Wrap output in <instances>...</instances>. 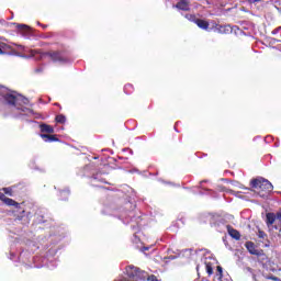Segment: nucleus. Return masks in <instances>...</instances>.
I'll use <instances>...</instances> for the list:
<instances>
[{
	"instance_id": "nucleus-1",
	"label": "nucleus",
	"mask_w": 281,
	"mask_h": 281,
	"mask_svg": "<svg viewBox=\"0 0 281 281\" xmlns=\"http://www.w3.org/2000/svg\"><path fill=\"white\" fill-rule=\"evenodd\" d=\"M29 104L27 98L0 86V111H10L15 117H34L36 113Z\"/></svg>"
},
{
	"instance_id": "nucleus-2",
	"label": "nucleus",
	"mask_w": 281,
	"mask_h": 281,
	"mask_svg": "<svg viewBox=\"0 0 281 281\" xmlns=\"http://www.w3.org/2000/svg\"><path fill=\"white\" fill-rule=\"evenodd\" d=\"M250 186L254 188V192L261 199H267L273 192V184L265 178L252 179Z\"/></svg>"
},
{
	"instance_id": "nucleus-3",
	"label": "nucleus",
	"mask_w": 281,
	"mask_h": 281,
	"mask_svg": "<svg viewBox=\"0 0 281 281\" xmlns=\"http://www.w3.org/2000/svg\"><path fill=\"white\" fill-rule=\"evenodd\" d=\"M126 273L128 278H132V280H137V281H146V278L148 277V272L135 266H128L126 268Z\"/></svg>"
},
{
	"instance_id": "nucleus-4",
	"label": "nucleus",
	"mask_w": 281,
	"mask_h": 281,
	"mask_svg": "<svg viewBox=\"0 0 281 281\" xmlns=\"http://www.w3.org/2000/svg\"><path fill=\"white\" fill-rule=\"evenodd\" d=\"M41 133H47V134H41L40 137L44 139L45 142L52 143V142H58V138L56 136L52 135L54 133V127L52 125H47L45 123L40 125Z\"/></svg>"
},
{
	"instance_id": "nucleus-5",
	"label": "nucleus",
	"mask_w": 281,
	"mask_h": 281,
	"mask_svg": "<svg viewBox=\"0 0 281 281\" xmlns=\"http://www.w3.org/2000/svg\"><path fill=\"white\" fill-rule=\"evenodd\" d=\"M245 247L251 256H265V251L262 249H258L254 241H246Z\"/></svg>"
},
{
	"instance_id": "nucleus-6",
	"label": "nucleus",
	"mask_w": 281,
	"mask_h": 281,
	"mask_svg": "<svg viewBox=\"0 0 281 281\" xmlns=\"http://www.w3.org/2000/svg\"><path fill=\"white\" fill-rule=\"evenodd\" d=\"M173 8H177V10H182V12H189L190 0H180L177 4H173Z\"/></svg>"
},
{
	"instance_id": "nucleus-7",
	"label": "nucleus",
	"mask_w": 281,
	"mask_h": 281,
	"mask_svg": "<svg viewBox=\"0 0 281 281\" xmlns=\"http://www.w3.org/2000/svg\"><path fill=\"white\" fill-rule=\"evenodd\" d=\"M0 201H3L5 205L19 207V203L16 201L5 196L3 193H0Z\"/></svg>"
},
{
	"instance_id": "nucleus-8",
	"label": "nucleus",
	"mask_w": 281,
	"mask_h": 281,
	"mask_svg": "<svg viewBox=\"0 0 281 281\" xmlns=\"http://www.w3.org/2000/svg\"><path fill=\"white\" fill-rule=\"evenodd\" d=\"M276 223V213H267L266 214V224L268 227H271Z\"/></svg>"
},
{
	"instance_id": "nucleus-9",
	"label": "nucleus",
	"mask_w": 281,
	"mask_h": 281,
	"mask_svg": "<svg viewBox=\"0 0 281 281\" xmlns=\"http://www.w3.org/2000/svg\"><path fill=\"white\" fill-rule=\"evenodd\" d=\"M195 25H198V27H200V30H209L210 29V23H207V21L201 20V19H198L195 21Z\"/></svg>"
},
{
	"instance_id": "nucleus-10",
	"label": "nucleus",
	"mask_w": 281,
	"mask_h": 281,
	"mask_svg": "<svg viewBox=\"0 0 281 281\" xmlns=\"http://www.w3.org/2000/svg\"><path fill=\"white\" fill-rule=\"evenodd\" d=\"M95 181H99L100 183H106V180L102 177L100 172L92 176V183H95Z\"/></svg>"
},
{
	"instance_id": "nucleus-11",
	"label": "nucleus",
	"mask_w": 281,
	"mask_h": 281,
	"mask_svg": "<svg viewBox=\"0 0 281 281\" xmlns=\"http://www.w3.org/2000/svg\"><path fill=\"white\" fill-rule=\"evenodd\" d=\"M229 236H232V238H235V240H240V233L234 228L228 231Z\"/></svg>"
},
{
	"instance_id": "nucleus-12",
	"label": "nucleus",
	"mask_w": 281,
	"mask_h": 281,
	"mask_svg": "<svg viewBox=\"0 0 281 281\" xmlns=\"http://www.w3.org/2000/svg\"><path fill=\"white\" fill-rule=\"evenodd\" d=\"M55 120L58 124H65L67 122V117L63 114L57 115Z\"/></svg>"
},
{
	"instance_id": "nucleus-13",
	"label": "nucleus",
	"mask_w": 281,
	"mask_h": 281,
	"mask_svg": "<svg viewBox=\"0 0 281 281\" xmlns=\"http://www.w3.org/2000/svg\"><path fill=\"white\" fill-rule=\"evenodd\" d=\"M188 21H191L192 23H196V15L194 14H186L184 15Z\"/></svg>"
},
{
	"instance_id": "nucleus-14",
	"label": "nucleus",
	"mask_w": 281,
	"mask_h": 281,
	"mask_svg": "<svg viewBox=\"0 0 281 281\" xmlns=\"http://www.w3.org/2000/svg\"><path fill=\"white\" fill-rule=\"evenodd\" d=\"M18 30L24 31V32H29L30 26L25 25V24H16Z\"/></svg>"
},
{
	"instance_id": "nucleus-15",
	"label": "nucleus",
	"mask_w": 281,
	"mask_h": 281,
	"mask_svg": "<svg viewBox=\"0 0 281 281\" xmlns=\"http://www.w3.org/2000/svg\"><path fill=\"white\" fill-rule=\"evenodd\" d=\"M223 278V268L221 266L217 267V274H216V279L217 280H222Z\"/></svg>"
},
{
	"instance_id": "nucleus-16",
	"label": "nucleus",
	"mask_w": 281,
	"mask_h": 281,
	"mask_svg": "<svg viewBox=\"0 0 281 281\" xmlns=\"http://www.w3.org/2000/svg\"><path fill=\"white\" fill-rule=\"evenodd\" d=\"M50 57L53 58V60L63 61V58H60V53H53Z\"/></svg>"
},
{
	"instance_id": "nucleus-17",
	"label": "nucleus",
	"mask_w": 281,
	"mask_h": 281,
	"mask_svg": "<svg viewBox=\"0 0 281 281\" xmlns=\"http://www.w3.org/2000/svg\"><path fill=\"white\" fill-rule=\"evenodd\" d=\"M147 281H161L160 279H157V277L155 274H150L146 277Z\"/></svg>"
},
{
	"instance_id": "nucleus-18",
	"label": "nucleus",
	"mask_w": 281,
	"mask_h": 281,
	"mask_svg": "<svg viewBox=\"0 0 281 281\" xmlns=\"http://www.w3.org/2000/svg\"><path fill=\"white\" fill-rule=\"evenodd\" d=\"M3 47H5V44L0 42V56H3V54H5V52H3Z\"/></svg>"
},
{
	"instance_id": "nucleus-19",
	"label": "nucleus",
	"mask_w": 281,
	"mask_h": 281,
	"mask_svg": "<svg viewBox=\"0 0 281 281\" xmlns=\"http://www.w3.org/2000/svg\"><path fill=\"white\" fill-rule=\"evenodd\" d=\"M30 54H31V57L34 58L38 54V50L31 49Z\"/></svg>"
},
{
	"instance_id": "nucleus-20",
	"label": "nucleus",
	"mask_w": 281,
	"mask_h": 281,
	"mask_svg": "<svg viewBox=\"0 0 281 281\" xmlns=\"http://www.w3.org/2000/svg\"><path fill=\"white\" fill-rule=\"evenodd\" d=\"M60 195L66 198L69 196V190L61 191Z\"/></svg>"
},
{
	"instance_id": "nucleus-21",
	"label": "nucleus",
	"mask_w": 281,
	"mask_h": 281,
	"mask_svg": "<svg viewBox=\"0 0 281 281\" xmlns=\"http://www.w3.org/2000/svg\"><path fill=\"white\" fill-rule=\"evenodd\" d=\"M206 272L209 273V276H212V273H214L211 266H206Z\"/></svg>"
},
{
	"instance_id": "nucleus-22",
	"label": "nucleus",
	"mask_w": 281,
	"mask_h": 281,
	"mask_svg": "<svg viewBox=\"0 0 281 281\" xmlns=\"http://www.w3.org/2000/svg\"><path fill=\"white\" fill-rule=\"evenodd\" d=\"M280 30H281V26L274 29V30L271 32V34L276 35V34H278V33L280 32Z\"/></svg>"
},
{
	"instance_id": "nucleus-23",
	"label": "nucleus",
	"mask_w": 281,
	"mask_h": 281,
	"mask_svg": "<svg viewBox=\"0 0 281 281\" xmlns=\"http://www.w3.org/2000/svg\"><path fill=\"white\" fill-rule=\"evenodd\" d=\"M265 236H267L265 232H259V238H265Z\"/></svg>"
},
{
	"instance_id": "nucleus-24",
	"label": "nucleus",
	"mask_w": 281,
	"mask_h": 281,
	"mask_svg": "<svg viewBox=\"0 0 281 281\" xmlns=\"http://www.w3.org/2000/svg\"><path fill=\"white\" fill-rule=\"evenodd\" d=\"M132 88H133L132 85H126L124 89H125V91H127L128 89H132Z\"/></svg>"
},
{
	"instance_id": "nucleus-25",
	"label": "nucleus",
	"mask_w": 281,
	"mask_h": 281,
	"mask_svg": "<svg viewBox=\"0 0 281 281\" xmlns=\"http://www.w3.org/2000/svg\"><path fill=\"white\" fill-rule=\"evenodd\" d=\"M48 269H54V267H56V265H52V263H47Z\"/></svg>"
},
{
	"instance_id": "nucleus-26",
	"label": "nucleus",
	"mask_w": 281,
	"mask_h": 281,
	"mask_svg": "<svg viewBox=\"0 0 281 281\" xmlns=\"http://www.w3.org/2000/svg\"><path fill=\"white\" fill-rule=\"evenodd\" d=\"M260 0H248V3H258Z\"/></svg>"
},
{
	"instance_id": "nucleus-27",
	"label": "nucleus",
	"mask_w": 281,
	"mask_h": 281,
	"mask_svg": "<svg viewBox=\"0 0 281 281\" xmlns=\"http://www.w3.org/2000/svg\"><path fill=\"white\" fill-rule=\"evenodd\" d=\"M24 216H25V215L18 216L16 220H18V221H23V217H24Z\"/></svg>"
},
{
	"instance_id": "nucleus-28",
	"label": "nucleus",
	"mask_w": 281,
	"mask_h": 281,
	"mask_svg": "<svg viewBox=\"0 0 281 281\" xmlns=\"http://www.w3.org/2000/svg\"><path fill=\"white\" fill-rule=\"evenodd\" d=\"M22 49H23V52H27V48H25V46H20Z\"/></svg>"
},
{
	"instance_id": "nucleus-29",
	"label": "nucleus",
	"mask_w": 281,
	"mask_h": 281,
	"mask_svg": "<svg viewBox=\"0 0 281 281\" xmlns=\"http://www.w3.org/2000/svg\"><path fill=\"white\" fill-rule=\"evenodd\" d=\"M277 217L279 221H281V213H278Z\"/></svg>"
},
{
	"instance_id": "nucleus-30",
	"label": "nucleus",
	"mask_w": 281,
	"mask_h": 281,
	"mask_svg": "<svg viewBox=\"0 0 281 281\" xmlns=\"http://www.w3.org/2000/svg\"><path fill=\"white\" fill-rule=\"evenodd\" d=\"M144 251H148V247H145V248H144Z\"/></svg>"
},
{
	"instance_id": "nucleus-31",
	"label": "nucleus",
	"mask_w": 281,
	"mask_h": 281,
	"mask_svg": "<svg viewBox=\"0 0 281 281\" xmlns=\"http://www.w3.org/2000/svg\"><path fill=\"white\" fill-rule=\"evenodd\" d=\"M272 41H273L274 43H278V40H276V38H273Z\"/></svg>"
},
{
	"instance_id": "nucleus-32",
	"label": "nucleus",
	"mask_w": 281,
	"mask_h": 281,
	"mask_svg": "<svg viewBox=\"0 0 281 281\" xmlns=\"http://www.w3.org/2000/svg\"><path fill=\"white\" fill-rule=\"evenodd\" d=\"M5 194H8V189H4Z\"/></svg>"
},
{
	"instance_id": "nucleus-33",
	"label": "nucleus",
	"mask_w": 281,
	"mask_h": 281,
	"mask_svg": "<svg viewBox=\"0 0 281 281\" xmlns=\"http://www.w3.org/2000/svg\"><path fill=\"white\" fill-rule=\"evenodd\" d=\"M22 214H25V211H22Z\"/></svg>"
},
{
	"instance_id": "nucleus-34",
	"label": "nucleus",
	"mask_w": 281,
	"mask_h": 281,
	"mask_svg": "<svg viewBox=\"0 0 281 281\" xmlns=\"http://www.w3.org/2000/svg\"><path fill=\"white\" fill-rule=\"evenodd\" d=\"M274 229H278V226H274Z\"/></svg>"
}]
</instances>
